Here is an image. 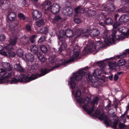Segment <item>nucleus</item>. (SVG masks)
<instances>
[{"instance_id":"a878e982","label":"nucleus","mask_w":129,"mask_h":129,"mask_svg":"<svg viewBox=\"0 0 129 129\" xmlns=\"http://www.w3.org/2000/svg\"><path fill=\"white\" fill-rule=\"evenodd\" d=\"M32 25L30 23L26 24L25 27V29L28 33H31L32 31Z\"/></svg>"},{"instance_id":"4c0bfd02","label":"nucleus","mask_w":129,"mask_h":129,"mask_svg":"<svg viewBox=\"0 0 129 129\" xmlns=\"http://www.w3.org/2000/svg\"><path fill=\"white\" fill-rule=\"evenodd\" d=\"M81 95V91L79 89H78L76 91V93L74 95V97L77 100V98L80 97Z\"/></svg>"},{"instance_id":"c03bdc74","label":"nucleus","mask_w":129,"mask_h":129,"mask_svg":"<svg viewBox=\"0 0 129 129\" xmlns=\"http://www.w3.org/2000/svg\"><path fill=\"white\" fill-rule=\"evenodd\" d=\"M18 17L21 20H24L26 17L24 15L21 13H19L18 15Z\"/></svg>"},{"instance_id":"ea45409f","label":"nucleus","mask_w":129,"mask_h":129,"mask_svg":"<svg viewBox=\"0 0 129 129\" xmlns=\"http://www.w3.org/2000/svg\"><path fill=\"white\" fill-rule=\"evenodd\" d=\"M99 100V99L98 97H94L90 103L91 104L94 105L95 104H97L98 103V101Z\"/></svg>"},{"instance_id":"6e6d98bb","label":"nucleus","mask_w":129,"mask_h":129,"mask_svg":"<svg viewBox=\"0 0 129 129\" xmlns=\"http://www.w3.org/2000/svg\"><path fill=\"white\" fill-rule=\"evenodd\" d=\"M111 103L110 102L109 103L108 105L106 107V109H108L110 108L111 107Z\"/></svg>"},{"instance_id":"864d4df0","label":"nucleus","mask_w":129,"mask_h":129,"mask_svg":"<svg viewBox=\"0 0 129 129\" xmlns=\"http://www.w3.org/2000/svg\"><path fill=\"white\" fill-rule=\"evenodd\" d=\"M0 53L1 54L5 56H7L8 55L7 52L5 51H1Z\"/></svg>"},{"instance_id":"6ab92c4d","label":"nucleus","mask_w":129,"mask_h":129,"mask_svg":"<svg viewBox=\"0 0 129 129\" xmlns=\"http://www.w3.org/2000/svg\"><path fill=\"white\" fill-rule=\"evenodd\" d=\"M30 49L31 52L35 55L38 54V53L39 52L38 51V47L36 45H32L30 46Z\"/></svg>"},{"instance_id":"5701e85b","label":"nucleus","mask_w":129,"mask_h":129,"mask_svg":"<svg viewBox=\"0 0 129 129\" xmlns=\"http://www.w3.org/2000/svg\"><path fill=\"white\" fill-rule=\"evenodd\" d=\"M17 37L16 36H13L10 38L9 41V43L14 46L17 43Z\"/></svg>"},{"instance_id":"39448f33","label":"nucleus","mask_w":129,"mask_h":129,"mask_svg":"<svg viewBox=\"0 0 129 129\" xmlns=\"http://www.w3.org/2000/svg\"><path fill=\"white\" fill-rule=\"evenodd\" d=\"M103 45V43L99 41L92 42L89 44L87 48L86 47L84 48L83 50L84 51H86L87 50L89 51H95L101 48Z\"/></svg>"},{"instance_id":"774afa93","label":"nucleus","mask_w":129,"mask_h":129,"mask_svg":"<svg viewBox=\"0 0 129 129\" xmlns=\"http://www.w3.org/2000/svg\"><path fill=\"white\" fill-rule=\"evenodd\" d=\"M126 1L127 4H129V0H126Z\"/></svg>"},{"instance_id":"58836bf2","label":"nucleus","mask_w":129,"mask_h":129,"mask_svg":"<svg viewBox=\"0 0 129 129\" xmlns=\"http://www.w3.org/2000/svg\"><path fill=\"white\" fill-rule=\"evenodd\" d=\"M16 53L18 56L22 57L23 55V52L21 49H18L16 51Z\"/></svg>"},{"instance_id":"e433bc0d","label":"nucleus","mask_w":129,"mask_h":129,"mask_svg":"<svg viewBox=\"0 0 129 129\" xmlns=\"http://www.w3.org/2000/svg\"><path fill=\"white\" fill-rule=\"evenodd\" d=\"M128 8L126 6H123L118 10V11L120 12L125 13L127 11Z\"/></svg>"},{"instance_id":"09e8293b","label":"nucleus","mask_w":129,"mask_h":129,"mask_svg":"<svg viewBox=\"0 0 129 129\" xmlns=\"http://www.w3.org/2000/svg\"><path fill=\"white\" fill-rule=\"evenodd\" d=\"M46 39V37L44 35L42 36L38 41V43H41L44 42L45 41Z\"/></svg>"},{"instance_id":"5fc2aeb1","label":"nucleus","mask_w":129,"mask_h":129,"mask_svg":"<svg viewBox=\"0 0 129 129\" xmlns=\"http://www.w3.org/2000/svg\"><path fill=\"white\" fill-rule=\"evenodd\" d=\"M89 34H85L83 35L82 37H85L86 38H87L89 36H90V33L89 32Z\"/></svg>"},{"instance_id":"7c9ffc66","label":"nucleus","mask_w":129,"mask_h":129,"mask_svg":"<svg viewBox=\"0 0 129 129\" xmlns=\"http://www.w3.org/2000/svg\"><path fill=\"white\" fill-rule=\"evenodd\" d=\"M48 28L46 26L41 28L40 31L41 33L44 35H46L48 33Z\"/></svg>"},{"instance_id":"ddd939ff","label":"nucleus","mask_w":129,"mask_h":129,"mask_svg":"<svg viewBox=\"0 0 129 129\" xmlns=\"http://www.w3.org/2000/svg\"><path fill=\"white\" fill-rule=\"evenodd\" d=\"M16 16V13L13 12L9 13L7 16V22H11L14 21L15 19Z\"/></svg>"},{"instance_id":"bf43d9fd","label":"nucleus","mask_w":129,"mask_h":129,"mask_svg":"<svg viewBox=\"0 0 129 129\" xmlns=\"http://www.w3.org/2000/svg\"><path fill=\"white\" fill-rule=\"evenodd\" d=\"M6 2L5 0H0V4L1 5L3 4Z\"/></svg>"},{"instance_id":"052dcab7","label":"nucleus","mask_w":129,"mask_h":129,"mask_svg":"<svg viewBox=\"0 0 129 129\" xmlns=\"http://www.w3.org/2000/svg\"><path fill=\"white\" fill-rule=\"evenodd\" d=\"M123 35H124H124L125 36L129 35V29H128V30L127 33H125Z\"/></svg>"},{"instance_id":"72a5a7b5","label":"nucleus","mask_w":129,"mask_h":129,"mask_svg":"<svg viewBox=\"0 0 129 129\" xmlns=\"http://www.w3.org/2000/svg\"><path fill=\"white\" fill-rule=\"evenodd\" d=\"M44 20L43 19H41L37 22L36 25L39 27H41L44 24Z\"/></svg>"},{"instance_id":"0eeeda50","label":"nucleus","mask_w":129,"mask_h":129,"mask_svg":"<svg viewBox=\"0 0 129 129\" xmlns=\"http://www.w3.org/2000/svg\"><path fill=\"white\" fill-rule=\"evenodd\" d=\"M116 32V30H114L113 31L111 35L107 37V35H106L104 39H105L104 41L105 44L107 46H109L110 44L111 45L112 43H115V38Z\"/></svg>"},{"instance_id":"9d476101","label":"nucleus","mask_w":129,"mask_h":129,"mask_svg":"<svg viewBox=\"0 0 129 129\" xmlns=\"http://www.w3.org/2000/svg\"><path fill=\"white\" fill-rule=\"evenodd\" d=\"M104 114V113L101 114L100 116L98 117V119L101 121L104 120V123L107 126H111V125H110V123L111 122V121L110 120L109 118H108L106 115Z\"/></svg>"},{"instance_id":"c85d7f7f","label":"nucleus","mask_w":129,"mask_h":129,"mask_svg":"<svg viewBox=\"0 0 129 129\" xmlns=\"http://www.w3.org/2000/svg\"><path fill=\"white\" fill-rule=\"evenodd\" d=\"M61 18L58 15H55L53 18L51 19L52 22L53 23H56L57 22H58L61 20Z\"/></svg>"},{"instance_id":"2f4dec72","label":"nucleus","mask_w":129,"mask_h":129,"mask_svg":"<svg viewBox=\"0 0 129 129\" xmlns=\"http://www.w3.org/2000/svg\"><path fill=\"white\" fill-rule=\"evenodd\" d=\"M108 64L111 70L116 69L118 67L117 66H116V64L112 62H109Z\"/></svg>"},{"instance_id":"6e6552de","label":"nucleus","mask_w":129,"mask_h":129,"mask_svg":"<svg viewBox=\"0 0 129 129\" xmlns=\"http://www.w3.org/2000/svg\"><path fill=\"white\" fill-rule=\"evenodd\" d=\"M21 77L19 76L18 77V79H17L15 78H11V80H9L8 79V78H6V79L8 80V82L7 83H9L10 84H16L18 82H21L27 83L29 82L28 81V79H25V77H28V76H25L24 75L21 76Z\"/></svg>"},{"instance_id":"b1692460","label":"nucleus","mask_w":129,"mask_h":129,"mask_svg":"<svg viewBox=\"0 0 129 129\" xmlns=\"http://www.w3.org/2000/svg\"><path fill=\"white\" fill-rule=\"evenodd\" d=\"M114 20L113 19L108 17L105 19L104 23L106 25H112L114 22Z\"/></svg>"},{"instance_id":"f03ea898","label":"nucleus","mask_w":129,"mask_h":129,"mask_svg":"<svg viewBox=\"0 0 129 129\" xmlns=\"http://www.w3.org/2000/svg\"><path fill=\"white\" fill-rule=\"evenodd\" d=\"M74 33L71 29H67L64 31L63 30H60L58 35V37L60 41V42L61 43L60 46L59 47L58 51L61 52L64 50L67 46L66 41V37L70 38L73 37Z\"/></svg>"},{"instance_id":"a18cd8bd","label":"nucleus","mask_w":129,"mask_h":129,"mask_svg":"<svg viewBox=\"0 0 129 129\" xmlns=\"http://www.w3.org/2000/svg\"><path fill=\"white\" fill-rule=\"evenodd\" d=\"M118 121L117 120H116L113 123V125H111V126H107L108 127H111L112 128H113L114 129H116V127L118 125Z\"/></svg>"},{"instance_id":"cd10ccee","label":"nucleus","mask_w":129,"mask_h":129,"mask_svg":"<svg viewBox=\"0 0 129 129\" xmlns=\"http://www.w3.org/2000/svg\"><path fill=\"white\" fill-rule=\"evenodd\" d=\"M14 67L15 69L19 71L23 72L24 71V69L22 67L20 64H16Z\"/></svg>"},{"instance_id":"338daca9","label":"nucleus","mask_w":129,"mask_h":129,"mask_svg":"<svg viewBox=\"0 0 129 129\" xmlns=\"http://www.w3.org/2000/svg\"><path fill=\"white\" fill-rule=\"evenodd\" d=\"M87 14L88 15V16L89 17H91L92 16H93V15L92 14H91L89 12H88L87 13Z\"/></svg>"},{"instance_id":"aec40b11","label":"nucleus","mask_w":129,"mask_h":129,"mask_svg":"<svg viewBox=\"0 0 129 129\" xmlns=\"http://www.w3.org/2000/svg\"><path fill=\"white\" fill-rule=\"evenodd\" d=\"M2 66L7 71H11L12 69V67L9 63L3 62L2 63Z\"/></svg>"},{"instance_id":"a19ab883","label":"nucleus","mask_w":129,"mask_h":129,"mask_svg":"<svg viewBox=\"0 0 129 129\" xmlns=\"http://www.w3.org/2000/svg\"><path fill=\"white\" fill-rule=\"evenodd\" d=\"M40 49L42 52L44 53H46L48 51V49L47 47L44 45H41L40 46Z\"/></svg>"},{"instance_id":"f257e3e1","label":"nucleus","mask_w":129,"mask_h":129,"mask_svg":"<svg viewBox=\"0 0 129 129\" xmlns=\"http://www.w3.org/2000/svg\"><path fill=\"white\" fill-rule=\"evenodd\" d=\"M80 48L77 46H75L73 49L74 54L70 59L68 60L64 61H63L61 60H60L58 63H56L52 68L49 69L45 68H43L41 70V74L37 73L35 74H33L30 77H25V78L26 79H28V81H31L35 80L39 77L44 76L49 73L50 71L53 70L56 68H58L62 65H65L66 64L72 62H74L75 59H76L78 56L80 52Z\"/></svg>"},{"instance_id":"49530a36","label":"nucleus","mask_w":129,"mask_h":129,"mask_svg":"<svg viewBox=\"0 0 129 129\" xmlns=\"http://www.w3.org/2000/svg\"><path fill=\"white\" fill-rule=\"evenodd\" d=\"M6 39V37L4 34L0 35V43L5 41Z\"/></svg>"},{"instance_id":"423d86ee","label":"nucleus","mask_w":129,"mask_h":129,"mask_svg":"<svg viewBox=\"0 0 129 129\" xmlns=\"http://www.w3.org/2000/svg\"><path fill=\"white\" fill-rule=\"evenodd\" d=\"M0 70L1 71L0 72V75L3 76L0 78V83L1 84L7 83L8 82V81L6 79V78H10L12 76H14L15 75L14 72L12 71L8 73L6 75L4 76V75L7 74V72L2 68H1Z\"/></svg>"},{"instance_id":"473e14b6","label":"nucleus","mask_w":129,"mask_h":129,"mask_svg":"<svg viewBox=\"0 0 129 129\" xmlns=\"http://www.w3.org/2000/svg\"><path fill=\"white\" fill-rule=\"evenodd\" d=\"M96 63L99 64V67L101 69H103L104 67H105L106 65V63H104L103 61H98Z\"/></svg>"},{"instance_id":"de8ad7c7","label":"nucleus","mask_w":129,"mask_h":129,"mask_svg":"<svg viewBox=\"0 0 129 129\" xmlns=\"http://www.w3.org/2000/svg\"><path fill=\"white\" fill-rule=\"evenodd\" d=\"M37 37V35H33L30 37L29 40L30 42L32 43H34L35 42V38Z\"/></svg>"},{"instance_id":"4468645a","label":"nucleus","mask_w":129,"mask_h":129,"mask_svg":"<svg viewBox=\"0 0 129 129\" xmlns=\"http://www.w3.org/2000/svg\"><path fill=\"white\" fill-rule=\"evenodd\" d=\"M105 10L108 12H113L115 9L114 5L112 3H107L104 7Z\"/></svg>"},{"instance_id":"f8f14e48","label":"nucleus","mask_w":129,"mask_h":129,"mask_svg":"<svg viewBox=\"0 0 129 129\" xmlns=\"http://www.w3.org/2000/svg\"><path fill=\"white\" fill-rule=\"evenodd\" d=\"M89 30L88 32L90 33V36L92 37H95L98 36L100 34V31L97 29H90L88 28Z\"/></svg>"},{"instance_id":"dca6fc26","label":"nucleus","mask_w":129,"mask_h":129,"mask_svg":"<svg viewBox=\"0 0 129 129\" xmlns=\"http://www.w3.org/2000/svg\"><path fill=\"white\" fill-rule=\"evenodd\" d=\"M32 15L33 19L37 20L41 17L42 15V13L39 11L35 10L33 11Z\"/></svg>"},{"instance_id":"1a4fd4ad","label":"nucleus","mask_w":129,"mask_h":129,"mask_svg":"<svg viewBox=\"0 0 129 129\" xmlns=\"http://www.w3.org/2000/svg\"><path fill=\"white\" fill-rule=\"evenodd\" d=\"M89 30L87 28H79L76 29L75 31V34L76 35H75L72 37V41L75 42L76 41L77 38L79 37L82 34H86L88 32Z\"/></svg>"},{"instance_id":"20e7f679","label":"nucleus","mask_w":129,"mask_h":129,"mask_svg":"<svg viewBox=\"0 0 129 129\" xmlns=\"http://www.w3.org/2000/svg\"><path fill=\"white\" fill-rule=\"evenodd\" d=\"M51 3L48 0H46L41 5L43 10L45 11V12L50 11L51 13L54 14L58 13L60 9V7L58 4L54 3L51 5Z\"/></svg>"},{"instance_id":"69168bd1","label":"nucleus","mask_w":129,"mask_h":129,"mask_svg":"<svg viewBox=\"0 0 129 129\" xmlns=\"http://www.w3.org/2000/svg\"><path fill=\"white\" fill-rule=\"evenodd\" d=\"M122 73V72H118L116 74H117L118 75H118H120Z\"/></svg>"},{"instance_id":"2eb2a0df","label":"nucleus","mask_w":129,"mask_h":129,"mask_svg":"<svg viewBox=\"0 0 129 129\" xmlns=\"http://www.w3.org/2000/svg\"><path fill=\"white\" fill-rule=\"evenodd\" d=\"M91 100V98L87 96L86 97V99H84L82 98L77 99L76 100L77 102L78 103L82 104H84V105H88Z\"/></svg>"},{"instance_id":"13d9d810","label":"nucleus","mask_w":129,"mask_h":129,"mask_svg":"<svg viewBox=\"0 0 129 129\" xmlns=\"http://www.w3.org/2000/svg\"><path fill=\"white\" fill-rule=\"evenodd\" d=\"M113 74L109 76V79L111 80H112L113 78Z\"/></svg>"},{"instance_id":"412c9836","label":"nucleus","mask_w":129,"mask_h":129,"mask_svg":"<svg viewBox=\"0 0 129 129\" xmlns=\"http://www.w3.org/2000/svg\"><path fill=\"white\" fill-rule=\"evenodd\" d=\"M85 9L83 7L81 6H79L75 8L74 12L76 14L79 13H84Z\"/></svg>"},{"instance_id":"8fccbe9b","label":"nucleus","mask_w":129,"mask_h":129,"mask_svg":"<svg viewBox=\"0 0 129 129\" xmlns=\"http://www.w3.org/2000/svg\"><path fill=\"white\" fill-rule=\"evenodd\" d=\"M118 127L120 129H122L125 127V125L122 124V123L120 122L118 125Z\"/></svg>"},{"instance_id":"bb28decb","label":"nucleus","mask_w":129,"mask_h":129,"mask_svg":"<svg viewBox=\"0 0 129 129\" xmlns=\"http://www.w3.org/2000/svg\"><path fill=\"white\" fill-rule=\"evenodd\" d=\"M126 63V61L125 60L123 59H121L119 60L117 62V66L119 69V70L120 69L119 68L120 66H122L124 65Z\"/></svg>"},{"instance_id":"680f3d73","label":"nucleus","mask_w":129,"mask_h":129,"mask_svg":"<svg viewBox=\"0 0 129 129\" xmlns=\"http://www.w3.org/2000/svg\"><path fill=\"white\" fill-rule=\"evenodd\" d=\"M105 24L104 23H103V22H100L99 23V24L100 25H102V26H103L104 27H105V24Z\"/></svg>"},{"instance_id":"c756f323","label":"nucleus","mask_w":129,"mask_h":129,"mask_svg":"<svg viewBox=\"0 0 129 129\" xmlns=\"http://www.w3.org/2000/svg\"><path fill=\"white\" fill-rule=\"evenodd\" d=\"M36 55L39 60H41L42 62H43L45 61V57L42 54L39 52Z\"/></svg>"},{"instance_id":"603ef678","label":"nucleus","mask_w":129,"mask_h":129,"mask_svg":"<svg viewBox=\"0 0 129 129\" xmlns=\"http://www.w3.org/2000/svg\"><path fill=\"white\" fill-rule=\"evenodd\" d=\"M119 78L118 76L116 74H115L114 77V80L115 81H116Z\"/></svg>"},{"instance_id":"3c124183","label":"nucleus","mask_w":129,"mask_h":129,"mask_svg":"<svg viewBox=\"0 0 129 129\" xmlns=\"http://www.w3.org/2000/svg\"><path fill=\"white\" fill-rule=\"evenodd\" d=\"M73 20L77 24L80 23L81 22L80 19L79 18H75Z\"/></svg>"},{"instance_id":"f3484780","label":"nucleus","mask_w":129,"mask_h":129,"mask_svg":"<svg viewBox=\"0 0 129 129\" xmlns=\"http://www.w3.org/2000/svg\"><path fill=\"white\" fill-rule=\"evenodd\" d=\"M119 14H116L114 16V22L112 24L113 27L114 28H116L121 24L120 22H119L117 20V19L119 17Z\"/></svg>"},{"instance_id":"f704fd0d","label":"nucleus","mask_w":129,"mask_h":129,"mask_svg":"<svg viewBox=\"0 0 129 129\" xmlns=\"http://www.w3.org/2000/svg\"><path fill=\"white\" fill-rule=\"evenodd\" d=\"M101 114V112L100 111L97 109L95 111L94 113L92 114V116L93 117L97 118L98 116L100 115Z\"/></svg>"},{"instance_id":"9b49d317","label":"nucleus","mask_w":129,"mask_h":129,"mask_svg":"<svg viewBox=\"0 0 129 129\" xmlns=\"http://www.w3.org/2000/svg\"><path fill=\"white\" fill-rule=\"evenodd\" d=\"M87 79L88 81H90L92 85L93 86H96L97 85L96 83L98 82L99 79L96 76L93 75L89 74L88 75Z\"/></svg>"},{"instance_id":"4d7b16f0","label":"nucleus","mask_w":129,"mask_h":129,"mask_svg":"<svg viewBox=\"0 0 129 129\" xmlns=\"http://www.w3.org/2000/svg\"><path fill=\"white\" fill-rule=\"evenodd\" d=\"M126 111L124 113L122 114L121 116V118L122 119H124L126 114Z\"/></svg>"},{"instance_id":"0e129e2a","label":"nucleus","mask_w":129,"mask_h":129,"mask_svg":"<svg viewBox=\"0 0 129 129\" xmlns=\"http://www.w3.org/2000/svg\"><path fill=\"white\" fill-rule=\"evenodd\" d=\"M124 65L127 68H129V63H126Z\"/></svg>"},{"instance_id":"393cba45","label":"nucleus","mask_w":129,"mask_h":129,"mask_svg":"<svg viewBox=\"0 0 129 129\" xmlns=\"http://www.w3.org/2000/svg\"><path fill=\"white\" fill-rule=\"evenodd\" d=\"M87 106L88 105H83L82 108L85 111H87L88 114H91L93 112L94 108L92 107L91 109H89L87 107Z\"/></svg>"},{"instance_id":"79ce46f5","label":"nucleus","mask_w":129,"mask_h":129,"mask_svg":"<svg viewBox=\"0 0 129 129\" xmlns=\"http://www.w3.org/2000/svg\"><path fill=\"white\" fill-rule=\"evenodd\" d=\"M7 52L8 53V55L10 57H14L16 55L15 53L12 50L9 51L8 52Z\"/></svg>"},{"instance_id":"7ed1b4c3","label":"nucleus","mask_w":129,"mask_h":129,"mask_svg":"<svg viewBox=\"0 0 129 129\" xmlns=\"http://www.w3.org/2000/svg\"><path fill=\"white\" fill-rule=\"evenodd\" d=\"M88 68L86 67L83 70L81 69L78 71L77 72L73 75V76L70 78V81H69V84L70 85V88L73 89L76 87V84H78V81L81 80L83 76L85 74V72L84 70Z\"/></svg>"},{"instance_id":"e2e57ef3","label":"nucleus","mask_w":129,"mask_h":129,"mask_svg":"<svg viewBox=\"0 0 129 129\" xmlns=\"http://www.w3.org/2000/svg\"><path fill=\"white\" fill-rule=\"evenodd\" d=\"M3 47L2 45H0V51H3Z\"/></svg>"},{"instance_id":"4be33fe9","label":"nucleus","mask_w":129,"mask_h":129,"mask_svg":"<svg viewBox=\"0 0 129 129\" xmlns=\"http://www.w3.org/2000/svg\"><path fill=\"white\" fill-rule=\"evenodd\" d=\"M25 57L26 60L32 62L34 60V56L30 53L26 54Z\"/></svg>"},{"instance_id":"a211bd4d","label":"nucleus","mask_w":129,"mask_h":129,"mask_svg":"<svg viewBox=\"0 0 129 129\" xmlns=\"http://www.w3.org/2000/svg\"><path fill=\"white\" fill-rule=\"evenodd\" d=\"M118 18V21L121 22H126L129 20V16L126 14L123 15Z\"/></svg>"},{"instance_id":"37998d69","label":"nucleus","mask_w":129,"mask_h":129,"mask_svg":"<svg viewBox=\"0 0 129 129\" xmlns=\"http://www.w3.org/2000/svg\"><path fill=\"white\" fill-rule=\"evenodd\" d=\"M115 38L117 40H120L124 39V36L123 35H117L116 36L115 35Z\"/></svg>"},{"instance_id":"c9c22d12","label":"nucleus","mask_w":129,"mask_h":129,"mask_svg":"<svg viewBox=\"0 0 129 129\" xmlns=\"http://www.w3.org/2000/svg\"><path fill=\"white\" fill-rule=\"evenodd\" d=\"M13 46H14L11 44L9 43L8 44L5 46V48L7 50V52L9 51L12 50L13 48Z\"/></svg>"}]
</instances>
